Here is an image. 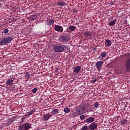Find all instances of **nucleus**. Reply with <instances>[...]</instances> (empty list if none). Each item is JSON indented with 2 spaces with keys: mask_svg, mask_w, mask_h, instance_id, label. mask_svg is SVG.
<instances>
[{
  "mask_svg": "<svg viewBox=\"0 0 130 130\" xmlns=\"http://www.w3.org/2000/svg\"><path fill=\"white\" fill-rule=\"evenodd\" d=\"M123 57L126 58L125 66L126 72H130V54L123 55Z\"/></svg>",
  "mask_w": 130,
  "mask_h": 130,
  "instance_id": "1",
  "label": "nucleus"
},
{
  "mask_svg": "<svg viewBox=\"0 0 130 130\" xmlns=\"http://www.w3.org/2000/svg\"><path fill=\"white\" fill-rule=\"evenodd\" d=\"M53 50L55 52H63V44H56L53 46Z\"/></svg>",
  "mask_w": 130,
  "mask_h": 130,
  "instance_id": "2",
  "label": "nucleus"
},
{
  "mask_svg": "<svg viewBox=\"0 0 130 130\" xmlns=\"http://www.w3.org/2000/svg\"><path fill=\"white\" fill-rule=\"evenodd\" d=\"M70 36H68L66 34L61 35L59 39L58 40L60 42H68V41H70Z\"/></svg>",
  "mask_w": 130,
  "mask_h": 130,
  "instance_id": "3",
  "label": "nucleus"
},
{
  "mask_svg": "<svg viewBox=\"0 0 130 130\" xmlns=\"http://www.w3.org/2000/svg\"><path fill=\"white\" fill-rule=\"evenodd\" d=\"M32 124L30 123H25L19 126V130H28L29 128H31Z\"/></svg>",
  "mask_w": 130,
  "mask_h": 130,
  "instance_id": "4",
  "label": "nucleus"
},
{
  "mask_svg": "<svg viewBox=\"0 0 130 130\" xmlns=\"http://www.w3.org/2000/svg\"><path fill=\"white\" fill-rule=\"evenodd\" d=\"M85 111H86V108L81 107L80 110H77L75 112L73 113V115L74 117H76V116H80V115H81L83 112H85Z\"/></svg>",
  "mask_w": 130,
  "mask_h": 130,
  "instance_id": "5",
  "label": "nucleus"
},
{
  "mask_svg": "<svg viewBox=\"0 0 130 130\" xmlns=\"http://www.w3.org/2000/svg\"><path fill=\"white\" fill-rule=\"evenodd\" d=\"M13 40L12 37L5 38L3 39L0 42V45H4V44H6V43H11V41Z\"/></svg>",
  "mask_w": 130,
  "mask_h": 130,
  "instance_id": "6",
  "label": "nucleus"
},
{
  "mask_svg": "<svg viewBox=\"0 0 130 130\" xmlns=\"http://www.w3.org/2000/svg\"><path fill=\"white\" fill-rule=\"evenodd\" d=\"M103 63H104V62H103V61H99L95 63V67L98 72H100V71H101V68L103 66Z\"/></svg>",
  "mask_w": 130,
  "mask_h": 130,
  "instance_id": "7",
  "label": "nucleus"
},
{
  "mask_svg": "<svg viewBox=\"0 0 130 130\" xmlns=\"http://www.w3.org/2000/svg\"><path fill=\"white\" fill-rule=\"evenodd\" d=\"M54 29L55 31H57V32H62L63 31V28L60 25H56Z\"/></svg>",
  "mask_w": 130,
  "mask_h": 130,
  "instance_id": "8",
  "label": "nucleus"
},
{
  "mask_svg": "<svg viewBox=\"0 0 130 130\" xmlns=\"http://www.w3.org/2000/svg\"><path fill=\"white\" fill-rule=\"evenodd\" d=\"M89 128L90 130H94L96 129L97 128V123L95 122H93L91 124H90L89 125Z\"/></svg>",
  "mask_w": 130,
  "mask_h": 130,
  "instance_id": "9",
  "label": "nucleus"
},
{
  "mask_svg": "<svg viewBox=\"0 0 130 130\" xmlns=\"http://www.w3.org/2000/svg\"><path fill=\"white\" fill-rule=\"evenodd\" d=\"M111 41L109 40H105V46L106 47H110L111 46Z\"/></svg>",
  "mask_w": 130,
  "mask_h": 130,
  "instance_id": "10",
  "label": "nucleus"
},
{
  "mask_svg": "<svg viewBox=\"0 0 130 130\" xmlns=\"http://www.w3.org/2000/svg\"><path fill=\"white\" fill-rule=\"evenodd\" d=\"M51 117V115H50V114H46L43 116V118L46 121L48 120V119H49Z\"/></svg>",
  "mask_w": 130,
  "mask_h": 130,
  "instance_id": "11",
  "label": "nucleus"
},
{
  "mask_svg": "<svg viewBox=\"0 0 130 130\" xmlns=\"http://www.w3.org/2000/svg\"><path fill=\"white\" fill-rule=\"evenodd\" d=\"M95 120V118L94 117H89L86 119L85 121L87 123H91V122H93Z\"/></svg>",
  "mask_w": 130,
  "mask_h": 130,
  "instance_id": "12",
  "label": "nucleus"
},
{
  "mask_svg": "<svg viewBox=\"0 0 130 130\" xmlns=\"http://www.w3.org/2000/svg\"><path fill=\"white\" fill-rule=\"evenodd\" d=\"M47 25L49 26H51L53 24H54V19H48L46 22Z\"/></svg>",
  "mask_w": 130,
  "mask_h": 130,
  "instance_id": "13",
  "label": "nucleus"
},
{
  "mask_svg": "<svg viewBox=\"0 0 130 130\" xmlns=\"http://www.w3.org/2000/svg\"><path fill=\"white\" fill-rule=\"evenodd\" d=\"M107 55V54L106 53V52H102L100 56L98 57V58L99 59L101 60V57H103V58H105V57H106Z\"/></svg>",
  "mask_w": 130,
  "mask_h": 130,
  "instance_id": "14",
  "label": "nucleus"
},
{
  "mask_svg": "<svg viewBox=\"0 0 130 130\" xmlns=\"http://www.w3.org/2000/svg\"><path fill=\"white\" fill-rule=\"evenodd\" d=\"M115 23H116V19H114V20H112V21H110L108 23V25L109 26H114V25L115 24Z\"/></svg>",
  "mask_w": 130,
  "mask_h": 130,
  "instance_id": "15",
  "label": "nucleus"
},
{
  "mask_svg": "<svg viewBox=\"0 0 130 130\" xmlns=\"http://www.w3.org/2000/svg\"><path fill=\"white\" fill-rule=\"evenodd\" d=\"M80 71H81V67L80 66H77L74 69V72H75V73L77 74L78 73H79V72Z\"/></svg>",
  "mask_w": 130,
  "mask_h": 130,
  "instance_id": "16",
  "label": "nucleus"
},
{
  "mask_svg": "<svg viewBox=\"0 0 130 130\" xmlns=\"http://www.w3.org/2000/svg\"><path fill=\"white\" fill-rule=\"evenodd\" d=\"M76 27L74 25H71L69 26V30H70L71 32H73V31H75L76 30Z\"/></svg>",
  "mask_w": 130,
  "mask_h": 130,
  "instance_id": "17",
  "label": "nucleus"
},
{
  "mask_svg": "<svg viewBox=\"0 0 130 130\" xmlns=\"http://www.w3.org/2000/svg\"><path fill=\"white\" fill-rule=\"evenodd\" d=\"M13 83V81L12 79H8L6 82V84L7 85H12Z\"/></svg>",
  "mask_w": 130,
  "mask_h": 130,
  "instance_id": "18",
  "label": "nucleus"
},
{
  "mask_svg": "<svg viewBox=\"0 0 130 130\" xmlns=\"http://www.w3.org/2000/svg\"><path fill=\"white\" fill-rule=\"evenodd\" d=\"M57 6H59L60 7H62L66 6V3L64 2H58L57 4Z\"/></svg>",
  "mask_w": 130,
  "mask_h": 130,
  "instance_id": "19",
  "label": "nucleus"
},
{
  "mask_svg": "<svg viewBox=\"0 0 130 130\" xmlns=\"http://www.w3.org/2000/svg\"><path fill=\"white\" fill-rule=\"evenodd\" d=\"M69 51V50H70V48L68 46H64L63 45V51Z\"/></svg>",
  "mask_w": 130,
  "mask_h": 130,
  "instance_id": "20",
  "label": "nucleus"
},
{
  "mask_svg": "<svg viewBox=\"0 0 130 130\" xmlns=\"http://www.w3.org/2000/svg\"><path fill=\"white\" fill-rule=\"evenodd\" d=\"M35 111L36 110L35 109H34V110H31V111L28 112L26 116H28V115H32V114H33V113H34V112H35Z\"/></svg>",
  "mask_w": 130,
  "mask_h": 130,
  "instance_id": "21",
  "label": "nucleus"
},
{
  "mask_svg": "<svg viewBox=\"0 0 130 130\" xmlns=\"http://www.w3.org/2000/svg\"><path fill=\"white\" fill-rule=\"evenodd\" d=\"M92 34L89 33L88 31H86L84 33V36H86L87 37H89V36H91Z\"/></svg>",
  "mask_w": 130,
  "mask_h": 130,
  "instance_id": "22",
  "label": "nucleus"
},
{
  "mask_svg": "<svg viewBox=\"0 0 130 130\" xmlns=\"http://www.w3.org/2000/svg\"><path fill=\"white\" fill-rule=\"evenodd\" d=\"M58 113V109H55L52 111V114H57Z\"/></svg>",
  "mask_w": 130,
  "mask_h": 130,
  "instance_id": "23",
  "label": "nucleus"
},
{
  "mask_svg": "<svg viewBox=\"0 0 130 130\" xmlns=\"http://www.w3.org/2000/svg\"><path fill=\"white\" fill-rule=\"evenodd\" d=\"M25 77H26L27 79H29L30 77L31 76V75L30 74V73H29V72H26L25 74Z\"/></svg>",
  "mask_w": 130,
  "mask_h": 130,
  "instance_id": "24",
  "label": "nucleus"
},
{
  "mask_svg": "<svg viewBox=\"0 0 130 130\" xmlns=\"http://www.w3.org/2000/svg\"><path fill=\"white\" fill-rule=\"evenodd\" d=\"M36 18H37V16L35 15L30 16V20H32V21H35V20H36Z\"/></svg>",
  "mask_w": 130,
  "mask_h": 130,
  "instance_id": "25",
  "label": "nucleus"
},
{
  "mask_svg": "<svg viewBox=\"0 0 130 130\" xmlns=\"http://www.w3.org/2000/svg\"><path fill=\"white\" fill-rule=\"evenodd\" d=\"M127 122V120L125 119L122 120V121H121V124H123V125L125 124V123H126Z\"/></svg>",
  "mask_w": 130,
  "mask_h": 130,
  "instance_id": "26",
  "label": "nucleus"
},
{
  "mask_svg": "<svg viewBox=\"0 0 130 130\" xmlns=\"http://www.w3.org/2000/svg\"><path fill=\"white\" fill-rule=\"evenodd\" d=\"M80 118L81 120H84L85 118H86V116L85 115H80Z\"/></svg>",
  "mask_w": 130,
  "mask_h": 130,
  "instance_id": "27",
  "label": "nucleus"
},
{
  "mask_svg": "<svg viewBox=\"0 0 130 130\" xmlns=\"http://www.w3.org/2000/svg\"><path fill=\"white\" fill-rule=\"evenodd\" d=\"M63 111L65 113H69L70 112V109L69 108H64Z\"/></svg>",
  "mask_w": 130,
  "mask_h": 130,
  "instance_id": "28",
  "label": "nucleus"
},
{
  "mask_svg": "<svg viewBox=\"0 0 130 130\" xmlns=\"http://www.w3.org/2000/svg\"><path fill=\"white\" fill-rule=\"evenodd\" d=\"M81 130H88V126H84L81 128Z\"/></svg>",
  "mask_w": 130,
  "mask_h": 130,
  "instance_id": "29",
  "label": "nucleus"
},
{
  "mask_svg": "<svg viewBox=\"0 0 130 130\" xmlns=\"http://www.w3.org/2000/svg\"><path fill=\"white\" fill-rule=\"evenodd\" d=\"M4 33H5V34H8V33H9V29L8 28L4 29Z\"/></svg>",
  "mask_w": 130,
  "mask_h": 130,
  "instance_id": "30",
  "label": "nucleus"
},
{
  "mask_svg": "<svg viewBox=\"0 0 130 130\" xmlns=\"http://www.w3.org/2000/svg\"><path fill=\"white\" fill-rule=\"evenodd\" d=\"M31 92L32 93H36V92H37V88H34L32 90Z\"/></svg>",
  "mask_w": 130,
  "mask_h": 130,
  "instance_id": "31",
  "label": "nucleus"
},
{
  "mask_svg": "<svg viewBox=\"0 0 130 130\" xmlns=\"http://www.w3.org/2000/svg\"><path fill=\"white\" fill-rule=\"evenodd\" d=\"M94 105V107H95V108H97V107H98V106H99V104H98V103H95Z\"/></svg>",
  "mask_w": 130,
  "mask_h": 130,
  "instance_id": "32",
  "label": "nucleus"
},
{
  "mask_svg": "<svg viewBox=\"0 0 130 130\" xmlns=\"http://www.w3.org/2000/svg\"><path fill=\"white\" fill-rule=\"evenodd\" d=\"M96 82H97V79L91 80V83H96Z\"/></svg>",
  "mask_w": 130,
  "mask_h": 130,
  "instance_id": "33",
  "label": "nucleus"
},
{
  "mask_svg": "<svg viewBox=\"0 0 130 130\" xmlns=\"http://www.w3.org/2000/svg\"><path fill=\"white\" fill-rule=\"evenodd\" d=\"M117 74H119V75H120V74H121L122 73H121V72L118 71V72H117Z\"/></svg>",
  "mask_w": 130,
  "mask_h": 130,
  "instance_id": "34",
  "label": "nucleus"
},
{
  "mask_svg": "<svg viewBox=\"0 0 130 130\" xmlns=\"http://www.w3.org/2000/svg\"><path fill=\"white\" fill-rule=\"evenodd\" d=\"M129 100H130V98H129Z\"/></svg>",
  "mask_w": 130,
  "mask_h": 130,
  "instance_id": "35",
  "label": "nucleus"
}]
</instances>
